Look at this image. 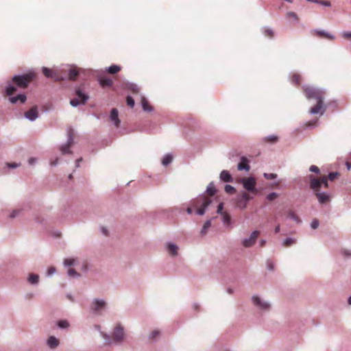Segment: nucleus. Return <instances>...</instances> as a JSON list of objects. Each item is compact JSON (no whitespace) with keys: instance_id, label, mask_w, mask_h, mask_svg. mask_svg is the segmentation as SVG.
Returning <instances> with one entry per match:
<instances>
[{"instance_id":"37","label":"nucleus","mask_w":351,"mask_h":351,"mask_svg":"<svg viewBox=\"0 0 351 351\" xmlns=\"http://www.w3.org/2000/svg\"><path fill=\"white\" fill-rule=\"evenodd\" d=\"M287 17L288 19H293L296 21H299V17L298 16L297 14L294 12H289L287 14Z\"/></svg>"},{"instance_id":"31","label":"nucleus","mask_w":351,"mask_h":351,"mask_svg":"<svg viewBox=\"0 0 351 351\" xmlns=\"http://www.w3.org/2000/svg\"><path fill=\"white\" fill-rule=\"evenodd\" d=\"M278 140V138L277 136L275 135H270L265 138V141L267 143H274L277 142Z\"/></svg>"},{"instance_id":"46","label":"nucleus","mask_w":351,"mask_h":351,"mask_svg":"<svg viewBox=\"0 0 351 351\" xmlns=\"http://www.w3.org/2000/svg\"><path fill=\"white\" fill-rule=\"evenodd\" d=\"M68 274L71 277L79 276V274L76 272V271L74 269H72V268H70L68 270Z\"/></svg>"},{"instance_id":"9","label":"nucleus","mask_w":351,"mask_h":351,"mask_svg":"<svg viewBox=\"0 0 351 351\" xmlns=\"http://www.w3.org/2000/svg\"><path fill=\"white\" fill-rule=\"evenodd\" d=\"M112 339L116 342H121L124 339L123 328L121 326H117L113 332Z\"/></svg>"},{"instance_id":"35","label":"nucleus","mask_w":351,"mask_h":351,"mask_svg":"<svg viewBox=\"0 0 351 351\" xmlns=\"http://www.w3.org/2000/svg\"><path fill=\"white\" fill-rule=\"evenodd\" d=\"M223 217V221L224 222L225 224H230V216L229 215V214L226 212H224V213H223L222 215H221Z\"/></svg>"},{"instance_id":"40","label":"nucleus","mask_w":351,"mask_h":351,"mask_svg":"<svg viewBox=\"0 0 351 351\" xmlns=\"http://www.w3.org/2000/svg\"><path fill=\"white\" fill-rule=\"evenodd\" d=\"M210 226H211L210 221H206L203 226V228L202 230V233L205 234L207 230L210 227Z\"/></svg>"},{"instance_id":"22","label":"nucleus","mask_w":351,"mask_h":351,"mask_svg":"<svg viewBox=\"0 0 351 351\" xmlns=\"http://www.w3.org/2000/svg\"><path fill=\"white\" fill-rule=\"evenodd\" d=\"M169 253L172 256H176L178 254V247L176 245L169 243L167 246Z\"/></svg>"},{"instance_id":"20","label":"nucleus","mask_w":351,"mask_h":351,"mask_svg":"<svg viewBox=\"0 0 351 351\" xmlns=\"http://www.w3.org/2000/svg\"><path fill=\"white\" fill-rule=\"evenodd\" d=\"M79 74V71L76 68H71L69 71V79L70 80H75Z\"/></svg>"},{"instance_id":"42","label":"nucleus","mask_w":351,"mask_h":351,"mask_svg":"<svg viewBox=\"0 0 351 351\" xmlns=\"http://www.w3.org/2000/svg\"><path fill=\"white\" fill-rule=\"evenodd\" d=\"M126 101L128 106H129L130 108H133L134 106V100L132 97L128 96L126 98Z\"/></svg>"},{"instance_id":"15","label":"nucleus","mask_w":351,"mask_h":351,"mask_svg":"<svg viewBox=\"0 0 351 351\" xmlns=\"http://www.w3.org/2000/svg\"><path fill=\"white\" fill-rule=\"evenodd\" d=\"M110 119L114 122L116 127H119L120 124V120L118 117V110L116 108H113L110 112Z\"/></svg>"},{"instance_id":"26","label":"nucleus","mask_w":351,"mask_h":351,"mask_svg":"<svg viewBox=\"0 0 351 351\" xmlns=\"http://www.w3.org/2000/svg\"><path fill=\"white\" fill-rule=\"evenodd\" d=\"M288 217H289L290 219H293V220L295 221L297 223H300V222H301V220H300V219L299 218V217H298V215H296L293 211H292V210H289V211L288 212Z\"/></svg>"},{"instance_id":"64","label":"nucleus","mask_w":351,"mask_h":351,"mask_svg":"<svg viewBox=\"0 0 351 351\" xmlns=\"http://www.w3.org/2000/svg\"><path fill=\"white\" fill-rule=\"evenodd\" d=\"M266 241L265 240H261L260 242V245L261 247H264L265 245Z\"/></svg>"},{"instance_id":"27","label":"nucleus","mask_w":351,"mask_h":351,"mask_svg":"<svg viewBox=\"0 0 351 351\" xmlns=\"http://www.w3.org/2000/svg\"><path fill=\"white\" fill-rule=\"evenodd\" d=\"M339 174L337 172H332L330 173L327 176H322V177L327 178V181L330 180L333 181L335 179H337L339 177Z\"/></svg>"},{"instance_id":"39","label":"nucleus","mask_w":351,"mask_h":351,"mask_svg":"<svg viewBox=\"0 0 351 351\" xmlns=\"http://www.w3.org/2000/svg\"><path fill=\"white\" fill-rule=\"evenodd\" d=\"M16 90V88L14 86H9L6 88V94L8 95H12L15 93Z\"/></svg>"},{"instance_id":"30","label":"nucleus","mask_w":351,"mask_h":351,"mask_svg":"<svg viewBox=\"0 0 351 351\" xmlns=\"http://www.w3.org/2000/svg\"><path fill=\"white\" fill-rule=\"evenodd\" d=\"M67 133H68V141H69L70 144H73L74 130L71 128H69Z\"/></svg>"},{"instance_id":"24","label":"nucleus","mask_w":351,"mask_h":351,"mask_svg":"<svg viewBox=\"0 0 351 351\" xmlns=\"http://www.w3.org/2000/svg\"><path fill=\"white\" fill-rule=\"evenodd\" d=\"M142 106H143V110L145 111H152V106L149 104L148 101L144 97H143V99H142Z\"/></svg>"},{"instance_id":"2","label":"nucleus","mask_w":351,"mask_h":351,"mask_svg":"<svg viewBox=\"0 0 351 351\" xmlns=\"http://www.w3.org/2000/svg\"><path fill=\"white\" fill-rule=\"evenodd\" d=\"M308 178L309 180L310 189L313 191V193L316 196L319 203L324 204L330 202L331 195L328 193L321 191L322 186L324 188L328 187V184H327V178H316L313 175H309Z\"/></svg>"},{"instance_id":"48","label":"nucleus","mask_w":351,"mask_h":351,"mask_svg":"<svg viewBox=\"0 0 351 351\" xmlns=\"http://www.w3.org/2000/svg\"><path fill=\"white\" fill-rule=\"evenodd\" d=\"M64 263L66 266H71L74 263V259L72 258H66L64 260Z\"/></svg>"},{"instance_id":"10","label":"nucleus","mask_w":351,"mask_h":351,"mask_svg":"<svg viewBox=\"0 0 351 351\" xmlns=\"http://www.w3.org/2000/svg\"><path fill=\"white\" fill-rule=\"evenodd\" d=\"M106 306V302L104 300H95L91 306V310L95 313H99Z\"/></svg>"},{"instance_id":"53","label":"nucleus","mask_w":351,"mask_h":351,"mask_svg":"<svg viewBox=\"0 0 351 351\" xmlns=\"http://www.w3.org/2000/svg\"><path fill=\"white\" fill-rule=\"evenodd\" d=\"M223 203H220L217 207V213H219L220 215H222L223 213H224V212H223Z\"/></svg>"},{"instance_id":"13","label":"nucleus","mask_w":351,"mask_h":351,"mask_svg":"<svg viewBox=\"0 0 351 351\" xmlns=\"http://www.w3.org/2000/svg\"><path fill=\"white\" fill-rule=\"evenodd\" d=\"M253 303L261 308V309L267 310L269 308L270 305L265 302H263L257 296H253L252 298Z\"/></svg>"},{"instance_id":"21","label":"nucleus","mask_w":351,"mask_h":351,"mask_svg":"<svg viewBox=\"0 0 351 351\" xmlns=\"http://www.w3.org/2000/svg\"><path fill=\"white\" fill-rule=\"evenodd\" d=\"M49 346L51 348L57 347L59 344V341L55 337H50L47 341Z\"/></svg>"},{"instance_id":"7","label":"nucleus","mask_w":351,"mask_h":351,"mask_svg":"<svg viewBox=\"0 0 351 351\" xmlns=\"http://www.w3.org/2000/svg\"><path fill=\"white\" fill-rule=\"evenodd\" d=\"M43 73L46 77L53 79L55 81H61L64 78L60 76L58 71L48 69L47 67L43 68Z\"/></svg>"},{"instance_id":"41","label":"nucleus","mask_w":351,"mask_h":351,"mask_svg":"<svg viewBox=\"0 0 351 351\" xmlns=\"http://www.w3.org/2000/svg\"><path fill=\"white\" fill-rule=\"evenodd\" d=\"M295 243V240L291 239V238H288L287 239H285V241H284L283 243V245L285 247H289L290 245H291L292 244H293Z\"/></svg>"},{"instance_id":"52","label":"nucleus","mask_w":351,"mask_h":351,"mask_svg":"<svg viewBox=\"0 0 351 351\" xmlns=\"http://www.w3.org/2000/svg\"><path fill=\"white\" fill-rule=\"evenodd\" d=\"M317 123V119L310 121L305 123V126L306 127L315 126V125H316Z\"/></svg>"},{"instance_id":"44","label":"nucleus","mask_w":351,"mask_h":351,"mask_svg":"<svg viewBox=\"0 0 351 351\" xmlns=\"http://www.w3.org/2000/svg\"><path fill=\"white\" fill-rule=\"evenodd\" d=\"M263 176H264V177H265L267 180H272V179H275V178H276V177H277V174H276V173H265Z\"/></svg>"},{"instance_id":"57","label":"nucleus","mask_w":351,"mask_h":351,"mask_svg":"<svg viewBox=\"0 0 351 351\" xmlns=\"http://www.w3.org/2000/svg\"><path fill=\"white\" fill-rule=\"evenodd\" d=\"M8 166L9 167L15 168V167H19V165L16 163H8Z\"/></svg>"},{"instance_id":"4","label":"nucleus","mask_w":351,"mask_h":351,"mask_svg":"<svg viewBox=\"0 0 351 351\" xmlns=\"http://www.w3.org/2000/svg\"><path fill=\"white\" fill-rule=\"evenodd\" d=\"M211 203V199L206 196H201L195 199L192 202V206L195 208L200 206L196 210L199 215H203L205 213V210Z\"/></svg>"},{"instance_id":"50","label":"nucleus","mask_w":351,"mask_h":351,"mask_svg":"<svg viewBox=\"0 0 351 351\" xmlns=\"http://www.w3.org/2000/svg\"><path fill=\"white\" fill-rule=\"evenodd\" d=\"M309 170H310L311 171H312V172H315V173H319V171H319V167H317V166H315V165H311V166L310 167Z\"/></svg>"},{"instance_id":"11","label":"nucleus","mask_w":351,"mask_h":351,"mask_svg":"<svg viewBox=\"0 0 351 351\" xmlns=\"http://www.w3.org/2000/svg\"><path fill=\"white\" fill-rule=\"evenodd\" d=\"M311 34L313 36H318L320 38H327V39L331 40L335 39L334 36H332L330 33L326 32L323 30L314 29L311 32Z\"/></svg>"},{"instance_id":"62","label":"nucleus","mask_w":351,"mask_h":351,"mask_svg":"<svg viewBox=\"0 0 351 351\" xmlns=\"http://www.w3.org/2000/svg\"><path fill=\"white\" fill-rule=\"evenodd\" d=\"M267 266L269 269H273V265L271 264V262H269V261L267 262Z\"/></svg>"},{"instance_id":"23","label":"nucleus","mask_w":351,"mask_h":351,"mask_svg":"<svg viewBox=\"0 0 351 351\" xmlns=\"http://www.w3.org/2000/svg\"><path fill=\"white\" fill-rule=\"evenodd\" d=\"M73 144H70L69 143V141H67V143L66 145H62L61 147H60V151L62 152V154H69L71 153V152L69 150L70 147L72 146Z\"/></svg>"},{"instance_id":"59","label":"nucleus","mask_w":351,"mask_h":351,"mask_svg":"<svg viewBox=\"0 0 351 351\" xmlns=\"http://www.w3.org/2000/svg\"><path fill=\"white\" fill-rule=\"evenodd\" d=\"M346 165L347 169H348V170H350V169H351V162H350L347 161V162H346Z\"/></svg>"},{"instance_id":"18","label":"nucleus","mask_w":351,"mask_h":351,"mask_svg":"<svg viewBox=\"0 0 351 351\" xmlns=\"http://www.w3.org/2000/svg\"><path fill=\"white\" fill-rule=\"evenodd\" d=\"M291 81L292 84L299 86L302 82V77L300 74L294 73L291 75Z\"/></svg>"},{"instance_id":"55","label":"nucleus","mask_w":351,"mask_h":351,"mask_svg":"<svg viewBox=\"0 0 351 351\" xmlns=\"http://www.w3.org/2000/svg\"><path fill=\"white\" fill-rule=\"evenodd\" d=\"M243 200H242V199L241 198V199L238 200L237 205L239 207L243 208Z\"/></svg>"},{"instance_id":"25","label":"nucleus","mask_w":351,"mask_h":351,"mask_svg":"<svg viewBox=\"0 0 351 351\" xmlns=\"http://www.w3.org/2000/svg\"><path fill=\"white\" fill-rule=\"evenodd\" d=\"M121 70V67L117 65H112L108 67V72L110 74H115Z\"/></svg>"},{"instance_id":"43","label":"nucleus","mask_w":351,"mask_h":351,"mask_svg":"<svg viewBox=\"0 0 351 351\" xmlns=\"http://www.w3.org/2000/svg\"><path fill=\"white\" fill-rule=\"evenodd\" d=\"M129 89L133 93H138L139 92V88L136 84H131L129 86Z\"/></svg>"},{"instance_id":"1","label":"nucleus","mask_w":351,"mask_h":351,"mask_svg":"<svg viewBox=\"0 0 351 351\" xmlns=\"http://www.w3.org/2000/svg\"><path fill=\"white\" fill-rule=\"evenodd\" d=\"M303 92L307 99H314L317 101V104L310 108L309 113L324 114L327 108L324 102L326 92L322 89L311 86L303 87Z\"/></svg>"},{"instance_id":"17","label":"nucleus","mask_w":351,"mask_h":351,"mask_svg":"<svg viewBox=\"0 0 351 351\" xmlns=\"http://www.w3.org/2000/svg\"><path fill=\"white\" fill-rule=\"evenodd\" d=\"M99 84L102 87H110L112 85L113 81L109 77H104L99 79Z\"/></svg>"},{"instance_id":"14","label":"nucleus","mask_w":351,"mask_h":351,"mask_svg":"<svg viewBox=\"0 0 351 351\" xmlns=\"http://www.w3.org/2000/svg\"><path fill=\"white\" fill-rule=\"evenodd\" d=\"M250 169V167L248 164V160L245 157H242L240 162L238 164V170H245L246 171H248Z\"/></svg>"},{"instance_id":"32","label":"nucleus","mask_w":351,"mask_h":351,"mask_svg":"<svg viewBox=\"0 0 351 351\" xmlns=\"http://www.w3.org/2000/svg\"><path fill=\"white\" fill-rule=\"evenodd\" d=\"M39 276L36 274H30L28 281L32 284H36L38 282Z\"/></svg>"},{"instance_id":"49","label":"nucleus","mask_w":351,"mask_h":351,"mask_svg":"<svg viewBox=\"0 0 351 351\" xmlns=\"http://www.w3.org/2000/svg\"><path fill=\"white\" fill-rule=\"evenodd\" d=\"M160 334V332L157 330H154L152 332V333L150 334V339H155L156 337H158Z\"/></svg>"},{"instance_id":"12","label":"nucleus","mask_w":351,"mask_h":351,"mask_svg":"<svg viewBox=\"0 0 351 351\" xmlns=\"http://www.w3.org/2000/svg\"><path fill=\"white\" fill-rule=\"evenodd\" d=\"M38 112L36 106L32 107L25 113V117L31 121L35 120L38 117Z\"/></svg>"},{"instance_id":"8","label":"nucleus","mask_w":351,"mask_h":351,"mask_svg":"<svg viewBox=\"0 0 351 351\" xmlns=\"http://www.w3.org/2000/svg\"><path fill=\"white\" fill-rule=\"evenodd\" d=\"M260 234V231L258 230H254L252 232L250 238L248 239H245L242 243H243V245L245 247H251L252 245H254L256 243V241L257 239V238L258 237Z\"/></svg>"},{"instance_id":"3","label":"nucleus","mask_w":351,"mask_h":351,"mask_svg":"<svg viewBox=\"0 0 351 351\" xmlns=\"http://www.w3.org/2000/svg\"><path fill=\"white\" fill-rule=\"evenodd\" d=\"M35 76L36 75L33 72H29L22 75H15L12 78V82L16 84L17 86L22 88H25L34 79Z\"/></svg>"},{"instance_id":"33","label":"nucleus","mask_w":351,"mask_h":351,"mask_svg":"<svg viewBox=\"0 0 351 351\" xmlns=\"http://www.w3.org/2000/svg\"><path fill=\"white\" fill-rule=\"evenodd\" d=\"M252 197L250 196V195L247 193L244 192L242 194L241 199L243 200V208H245L247 205V202L251 199Z\"/></svg>"},{"instance_id":"36","label":"nucleus","mask_w":351,"mask_h":351,"mask_svg":"<svg viewBox=\"0 0 351 351\" xmlns=\"http://www.w3.org/2000/svg\"><path fill=\"white\" fill-rule=\"evenodd\" d=\"M225 191L229 194H234L236 192V189L231 185H226Z\"/></svg>"},{"instance_id":"54","label":"nucleus","mask_w":351,"mask_h":351,"mask_svg":"<svg viewBox=\"0 0 351 351\" xmlns=\"http://www.w3.org/2000/svg\"><path fill=\"white\" fill-rule=\"evenodd\" d=\"M319 4H320L322 5H324V6H328V7L331 5L330 1H323V0H319Z\"/></svg>"},{"instance_id":"58","label":"nucleus","mask_w":351,"mask_h":351,"mask_svg":"<svg viewBox=\"0 0 351 351\" xmlns=\"http://www.w3.org/2000/svg\"><path fill=\"white\" fill-rule=\"evenodd\" d=\"M17 213H18V211H17V210H14V211H12V213L10 214V218H14V217H15L16 216Z\"/></svg>"},{"instance_id":"47","label":"nucleus","mask_w":351,"mask_h":351,"mask_svg":"<svg viewBox=\"0 0 351 351\" xmlns=\"http://www.w3.org/2000/svg\"><path fill=\"white\" fill-rule=\"evenodd\" d=\"M311 226L313 229H316L319 226V221L317 219H314L311 223Z\"/></svg>"},{"instance_id":"56","label":"nucleus","mask_w":351,"mask_h":351,"mask_svg":"<svg viewBox=\"0 0 351 351\" xmlns=\"http://www.w3.org/2000/svg\"><path fill=\"white\" fill-rule=\"evenodd\" d=\"M56 271V269L54 267H50L48 269V275H51Z\"/></svg>"},{"instance_id":"28","label":"nucleus","mask_w":351,"mask_h":351,"mask_svg":"<svg viewBox=\"0 0 351 351\" xmlns=\"http://www.w3.org/2000/svg\"><path fill=\"white\" fill-rule=\"evenodd\" d=\"M173 160V157L170 154H167V155H165L164 156V158H162V164L165 166L169 165V163L171 162Z\"/></svg>"},{"instance_id":"6","label":"nucleus","mask_w":351,"mask_h":351,"mask_svg":"<svg viewBox=\"0 0 351 351\" xmlns=\"http://www.w3.org/2000/svg\"><path fill=\"white\" fill-rule=\"evenodd\" d=\"M76 95L77 98L73 99L70 101V104L73 106H77L81 104H85V102L88 99L89 97L84 93L81 90H76Z\"/></svg>"},{"instance_id":"16","label":"nucleus","mask_w":351,"mask_h":351,"mask_svg":"<svg viewBox=\"0 0 351 351\" xmlns=\"http://www.w3.org/2000/svg\"><path fill=\"white\" fill-rule=\"evenodd\" d=\"M220 178L226 182H232V178L230 173L226 170H223L220 173Z\"/></svg>"},{"instance_id":"51","label":"nucleus","mask_w":351,"mask_h":351,"mask_svg":"<svg viewBox=\"0 0 351 351\" xmlns=\"http://www.w3.org/2000/svg\"><path fill=\"white\" fill-rule=\"evenodd\" d=\"M342 37L347 40H351V32H343Z\"/></svg>"},{"instance_id":"19","label":"nucleus","mask_w":351,"mask_h":351,"mask_svg":"<svg viewBox=\"0 0 351 351\" xmlns=\"http://www.w3.org/2000/svg\"><path fill=\"white\" fill-rule=\"evenodd\" d=\"M18 101H20L22 104L25 103L26 101V96L24 94H21L16 97H12L10 98V101L12 104H15Z\"/></svg>"},{"instance_id":"29","label":"nucleus","mask_w":351,"mask_h":351,"mask_svg":"<svg viewBox=\"0 0 351 351\" xmlns=\"http://www.w3.org/2000/svg\"><path fill=\"white\" fill-rule=\"evenodd\" d=\"M206 192L210 196H213L215 195L216 189L213 183L209 184L207 187Z\"/></svg>"},{"instance_id":"5","label":"nucleus","mask_w":351,"mask_h":351,"mask_svg":"<svg viewBox=\"0 0 351 351\" xmlns=\"http://www.w3.org/2000/svg\"><path fill=\"white\" fill-rule=\"evenodd\" d=\"M240 182L243 184V188L248 192L256 193V180L254 177L243 178L240 180Z\"/></svg>"},{"instance_id":"45","label":"nucleus","mask_w":351,"mask_h":351,"mask_svg":"<svg viewBox=\"0 0 351 351\" xmlns=\"http://www.w3.org/2000/svg\"><path fill=\"white\" fill-rule=\"evenodd\" d=\"M278 197V193L273 192V193H269V194L267 196V199L268 200H269V201H272V200H274V199H276Z\"/></svg>"},{"instance_id":"34","label":"nucleus","mask_w":351,"mask_h":351,"mask_svg":"<svg viewBox=\"0 0 351 351\" xmlns=\"http://www.w3.org/2000/svg\"><path fill=\"white\" fill-rule=\"evenodd\" d=\"M263 34L265 36L269 37L270 38H273L274 36V31L269 28H265L263 30Z\"/></svg>"},{"instance_id":"63","label":"nucleus","mask_w":351,"mask_h":351,"mask_svg":"<svg viewBox=\"0 0 351 351\" xmlns=\"http://www.w3.org/2000/svg\"><path fill=\"white\" fill-rule=\"evenodd\" d=\"M186 212H187V213H189V214H192V213H193V209H192V208L189 207V208L186 209Z\"/></svg>"},{"instance_id":"60","label":"nucleus","mask_w":351,"mask_h":351,"mask_svg":"<svg viewBox=\"0 0 351 351\" xmlns=\"http://www.w3.org/2000/svg\"><path fill=\"white\" fill-rule=\"evenodd\" d=\"M35 160H36V159H35V158H29V165H33V164H34V162H35Z\"/></svg>"},{"instance_id":"61","label":"nucleus","mask_w":351,"mask_h":351,"mask_svg":"<svg viewBox=\"0 0 351 351\" xmlns=\"http://www.w3.org/2000/svg\"><path fill=\"white\" fill-rule=\"evenodd\" d=\"M275 233H278L280 232V226L278 225L274 230Z\"/></svg>"},{"instance_id":"38","label":"nucleus","mask_w":351,"mask_h":351,"mask_svg":"<svg viewBox=\"0 0 351 351\" xmlns=\"http://www.w3.org/2000/svg\"><path fill=\"white\" fill-rule=\"evenodd\" d=\"M58 326L61 328H66L69 326V324L66 320H61L58 322Z\"/></svg>"}]
</instances>
